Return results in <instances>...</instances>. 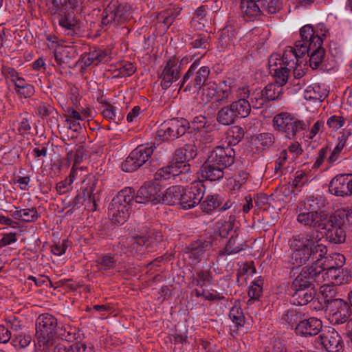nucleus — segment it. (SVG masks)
<instances>
[{
	"mask_svg": "<svg viewBox=\"0 0 352 352\" xmlns=\"http://www.w3.org/2000/svg\"><path fill=\"white\" fill-rule=\"evenodd\" d=\"M320 234L317 230L293 235L289 240L292 264L300 266L311 260L313 267L321 268L320 275L325 270L336 268L331 254L326 256L327 248L326 245L320 243Z\"/></svg>",
	"mask_w": 352,
	"mask_h": 352,
	"instance_id": "1",
	"label": "nucleus"
},
{
	"mask_svg": "<svg viewBox=\"0 0 352 352\" xmlns=\"http://www.w3.org/2000/svg\"><path fill=\"white\" fill-rule=\"evenodd\" d=\"M300 40L296 41L294 47L288 46L285 48L281 56L282 61L288 66L294 68L300 59L305 55L309 56V64L312 69H317L322 61L324 56V50L322 47L320 36L313 38V27L306 25L300 30Z\"/></svg>",
	"mask_w": 352,
	"mask_h": 352,
	"instance_id": "2",
	"label": "nucleus"
},
{
	"mask_svg": "<svg viewBox=\"0 0 352 352\" xmlns=\"http://www.w3.org/2000/svg\"><path fill=\"white\" fill-rule=\"evenodd\" d=\"M270 73L275 78V83L267 84L263 89L266 102L278 100L283 95V86L288 80L291 69L282 61L280 54H274L268 60Z\"/></svg>",
	"mask_w": 352,
	"mask_h": 352,
	"instance_id": "3",
	"label": "nucleus"
},
{
	"mask_svg": "<svg viewBox=\"0 0 352 352\" xmlns=\"http://www.w3.org/2000/svg\"><path fill=\"white\" fill-rule=\"evenodd\" d=\"M321 293L329 321L333 324L346 322L351 314L349 304L342 298H333L336 292L330 286L322 285Z\"/></svg>",
	"mask_w": 352,
	"mask_h": 352,
	"instance_id": "4",
	"label": "nucleus"
},
{
	"mask_svg": "<svg viewBox=\"0 0 352 352\" xmlns=\"http://www.w3.org/2000/svg\"><path fill=\"white\" fill-rule=\"evenodd\" d=\"M58 320L52 314H41L36 321V345L41 352H50L54 345Z\"/></svg>",
	"mask_w": 352,
	"mask_h": 352,
	"instance_id": "5",
	"label": "nucleus"
},
{
	"mask_svg": "<svg viewBox=\"0 0 352 352\" xmlns=\"http://www.w3.org/2000/svg\"><path fill=\"white\" fill-rule=\"evenodd\" d=\"M199 64L200 60L197 59L190 66L180 82L179 91L195 93L201 90L210 74V69L207 66L199 67Z\"/></svg>",
	"mask_w": 352,
	"mask_h": 352,
	"instance_id": "6",
	"label": "nucleus"
},
{
	"mask_svg": "<svg viewBox=\"0 0 352 352\" xmlns=\"http://www.w3.org/2000/svg\"><path fill=\"white\" fill-rule=\"evenodd\" d=\"M152 233L148 236H136L122 239L118 244L120 246L122 253L135 256L139 253L142 254L144 250L150 251L161 240L162 236L157 233L155 237Z\"/></svg>",
	"mask_w": 352,
	"mask_h": 352,
	"instance_id": "7",
	"label": "nucleus"
},
{
	"mask_svg": "<svg viewBox=\"0 0 352 352\" xmlns=\"http://www.w3.org/2000/svg\"><path fill=\"white\" fill-rule=\"evenodd\" d=\"M245 4L244 19L250 21L261 20L266 14L277 13L282 8L279 0H254Z\"/></svg>",
	"mask_w": 352,
	"mask_h": 352,
	"instance_id": "8",
	"label": "nucleus"
},
{
	"mask_svg": "<svg viewBox=\"0 0 352 352\" xmlns=\"http://www.w3.org/2000/svg\"><path fill=\"white\" fill-rule=\"evenodd\" d=\"M130 6L121 4L118 1H111L104 9L102 14L101 26L107 29L124 23L131 17Z\"/></svg>",
	"mask_w": 352,
	"mask_h": 352,
	"instance_id": "9",
	"label": "nucleus"
},
{
	"mask_svg": "<svg viewBox=\"0 0 352 352\" xmlns=\"http://www.w3.org/2000/svg\"><path fill=\"white\" fill-rule=\"evenodd\" d=\"M307 124L302 120L294 118L290 113L283 112L273 118V127L276 131L284 133L289 140L296 138V134L306 130Z\"/></svg>",
	"mask_w": 352,
	"mask_h": 352,
	"instance_id": "10",
	"label": "nucleus"
},
{
	"mask_svg": "<svg viewBox=\"0 0 352 352\" xmlns=\"http://www.w3.org/2000/svg\"><path fill=\"white\" fill-rule=\"evenodd\" d=\"M154 148L152 143L138 146L122 163V170L126 173L138 170L151 159Z\"/></svg>",
	"mask_w": 352,
	"mask_h": 352,
	"instance_id": "11",
	"label": "nucleus"
},
{
	"mask_svg": "<svg viewBox=\"0 0 352 352\" xmlns=\"http://www.w3.org/2000/svg\"><path fill=\"white\" fill-rule=\"evenodd\" d=\"M188 128V123L184 119L173 118L162 123L155 135V140L168 141L184 135Z\"/></svg>",
	"mask_w": 352,
	"mask_h": 352,
	"instance_id": "12",
	"label": "nucleus"
},
{
	"mask_svg": "<svg viewBox=\"0 0 352 352\" xmlns=\"http://www.w3.org/2000/svg\"><path fill=\"white\" fill-rule=\"evenodd\" d=\"M191 60L190 57L185 56L181 61L175 56H171L166 63L164 68L160 76L161 86L163 89L169 88L173 82L176 81L180 75L181 65L187 64Z\"/></svg>",
	"mask_w": 352,
	"mask_h": 352,
	"instance_id": "13",
	"label": "nucleus"
},
{
	"mask_svg": "<svg viewBox=\"0 0 352 352\" xmlns=\"http://www.w3.org/2000/svg\"><path fill=\"white\" fill-rule=\"evenodd\" d=\"M205 186L201 182H195L188 188L182 187L179 205L184 210H188L198 205L204 197Z\"/></svg>",
	"mask_w": 352,
	"mask_h": 352,
	"instance_id": "14",
	"label": "nucleus"
},
{
	"mask_svg": "<svg viewBox=\"0 0 352 352\" xmlns=\"http://www.w3.org/2000/svg\"><path fill=\"white\" fill-rule=\"evenodd\" d=\"M212 247L211 238L201 237L191 242L184 250L186 259L190 265L199 263L203 258L206 251Z\"/></svg>",
	"mask_w": 352,
	"mask_h": 352,
	"instance_id": "15",
	"label": "nucleus"
},
{
	"mask_svg": "<svg viewBox=\"0 0 352 352\" xmlns=\"http://www.w3.org/2000/svg\"><path fill=\"white\" fill-rule=\"evenodd\" d=\"M321 268L311 266L304 267L300 274L293 280L291 288H314V282L322 284V278L320 276Z\"/></svg>",
	"mask_w": 352,
	"mask_h": 352,
	"instance_id": "16",
	"label": "nucleus"
},
{
	"mask_svg": "<svg viewBox=\"0 0 352 352\" xmlns=\"http://www.w3.org/2000/svg\"><path fill=\"white\" fill-rule=\"evenodd\" d=\"M96 186V181L93 179H89L83 187L82 194H78L73 199L71 204L72 208H79L85 202V206L88 210H96L97 204L94 194Z\"/></svg>",
	"mask_w": 352,
	"mask_h": 352,
	"instance_id": "17",
	"label": "nucleus"
},
{
	"mask_svg": "<svg viewBox=\"0 0 352 352\" xmlns=\"http://www.w3.org/2000/svg\"><path fill=\"white\" fill-rule=\"evenodd\" d=\"M347 228L333 214L326 220L322 230L326 232L327 238L331 243L335 244L342 243L346 239Z\"/></svg>",
	"mask_w": 352,
	"mask_h": 352,
	"instance_id": "18",
	"label": "nucleus"
},
{
	"mask_svg": "<svg viewBox=\"0 0 352 352\" xmlns=\"http://www.w3.org/2000/svg\"><path fill=\"white\" fill-rule=\"evenodd\" d=\"M318 342L328 352H342L343 341L340 334L332 327H325L318 338Z\"/></svg>",
	"mask_w": 352,
	"mask_h": 352,
	"instance_id": "19",
	"label": "nucleus"
},
{
	"mask_svg": "<svg viewBox=\"0 0 352 352\" xmlns=\"http://www.w3.org/2000/svg\"><path fill=\"white\" fill-rule=\"evenodd\" d=\"M207 158L226 170L234 162L235 151L230 146H219L210 152Z\"/></svg>",
	"mask_w": 352,
	"mask_h": 352,
	"instance_id": "20",
	"label": "nucleus"
},
{
	"mask_svg": "<svg viewBox=\"0 0 352 352\" xmlns=\"http://www.w3.org/2000/svg\"><path fill=\"white\" fill-rule=\"evenodd\" d=\"M298 215L297 221L306 228L322 229L326 220L328 218L327 214L324 211L314 212L306 210L297 209Z\"/></svg>",
	"mask_w": 352,
	"mask_h": 352,
	"instance_id": "21",
	"label": "nucleus"
},
{
	"mask_svg": "<svg viewBox=\"0 0 352 352\" xmlns=\"http://www.w3.org/2000/svg\"><path fill=\"white\" fill-rule=\"evenodd\" d=\"M161 194H160V188L154 184H144L137 192L135 197V201L140 204H146L148 202L154 204L160 203Z\"/></svg>",
	"mask_w": 352,
	"mask_h": 352,
	"instance_id": "22",
	"label": "nucleus"
},
{
	"mask_svg": "<svg viewBox=\"0 0 352 352\" xmlns=\"http://www.w3.org/2000/svg\"><path fill=\"white\" fill-rule=\"evenodd\" d=\"M322 328V323L320 320L314 317L306 318L305 316L301 322L295 327V332L301 336H313L321 333Z\"/></svg>",
	"mask_w": 352,
	"mask_h": 352,
	"instance_id": "23",
	"label": "nucleus"
},
{
	"mask_svg": "<svg viewBox=\"0 0 352 352\" xmlns=\"http://www.w3.org/2000/svg\"><path fill=\"white\" fill-rule=\"evenodd\" d=\"M110 60L111 56L107 50L94 47L90 49L89 53L82 56V67L87 68L91 65L96 66L100 63H107Z\"/></svg>",
	"mask_w": 352,
	"mask_h": 352,
	"instance_id": "24",
	"label": "nucleus"
},
{
	"mask_svg": "<svg viewBox=\"0 0 352 352\" xmlns=\"http://www.w3.org/2000/svg\"><path fill=\"white\" fill-rule=\"evenodd\" d=\"M199 174L203 179L210 182L219 181L223 178L225 169L207 158L201 166Z\"/></svg>",
	"mask_w": 352,
	"mask_h": 352,
	"instance_id": "25",
	"label": "nucleus"
},
{
	"mask_svg": "<svg viewBox=\"0 0 352 352\" xmlns=\"http://www.w3.org/2000/svg\"><path fill=\"white\" fill-rule=\"evenodd\" d=\"M187 168H179L175 166L171 162L168 165L162 167L155 173V180H168L170 178L187 181V177H185L184 172L186 171Z\"/></svg>",
	"mask_w": 352,
	"mask_h": 352,
	"instance_id": "26",
	"label": "nucleus"
},
{
	"mask_svg": "<svg viewBox=\"0 0 352 352\" xmlns=\"http://www.w3.org/2000/svg\"><path fill=\"white\" fill-rule=\"evenodd\" d=\"M60 26L64 30L65 34L74 36L80 33V25L79 20L70 12L60 15L58 19Z\"/></svg>",
	"mask_w": 352,
	"mask_h": 352,
	"instance_id": "27",
	"label": "nucleus"
},
{
	"mask_svg": "<svg viewBox=\"0 0 352 352\" xmlns=\"http://www.w3.org/2000/svg\"><path fill=\"white\" fill-rule=\"evenodd\" d=\"M77 56L76 50L73 47L58 45L55 48L54 56L56 63L59 66L63 67L75 58Z\"/></svg>",
	"mask_w": 352,
	"mask_h": 352,
	"instance_id": "28",
	"label": "nucleus"
},
{
	"mask_svg": "<svg viewBox=\"0 0 352 352\" xmlns=\"http://www.w3.org/2000/svg\"><path fill=\"white\" fill-rule=\"evenodd\" d=\"M293 292L292 302L297 305H305L310 302L315 296L316 292L314 288H291Z\"/></svg>",
	"mask_w": 352,
	"mask_h": 352,
	"instance_id": "29",
	"label": "nucleus"
},
{
	"mask_svg": "<svg viewBox=\"0 0 352 352\" xmlns=\"http://www.w3.org/2000/svg\"><path fill=\"white\" fill-rule=\"evenodd\" d=\"M65 111L67 127L74 132H80L82 130L80 121H82V116L80 111L71 107H67Z\"/></svg>",
	"mask_w": 352,
	"mask_h": 352,
	"instance_id": "30",
	"label": "nucleus"
},
{
	"mask_svg": "<svg viewBox=\"0 0 352 352\" xmlns=\"http://www.w3.org/2000/svg\"><path fill=\"white\" fill-rule=\"evenodd\" d=\"M328 95V91L324 85L313 84L307 87L304 92V98L307 100L321 102Z\"/></svg>",
	"mask_w": 352,
	"mask_h": 352,
	"instance_id": "31",
	"label": "nucleus"
},
{
	"mask_svg": "<svg viewBox=\"0 0 352 352\" xmlns=\"http://www.w3.org/2000/svg\"><path fill=\"white\" fill-rule=\"evenodd\" d=\"M129 210L126 206H122L110 203L109 206V216L114 224H123L129 217Z\"/></svg>",
	"mask_w": 352,
	"mask_h": 352,
	"instance_id": "32",
	"label": "nucleus"
},
{
	"mask_svg": "<svg viewBox=\"0 0 352 352\" xmlns=\"http://www.w3.org/2000/svg\"><path fill=\"white\" fill-rule=\"evenodd\" d=\"M78 334L76 328L69 324H58L56 334L54 335V342L56 338L71 342L78 338Z\"/></svg>",
	"mask_w": 352,
	"mask_h": 352,
	"instance_id": "33",
	"label": "nucleus"
},
{
	"mask_svg": "<svg viewBox=\"0 0 352 352\" xmlns=\"http://www.w3.org/2000/svg\"><path fill=\"white\" fill-rule=\"evenodd\" d=\"M351 135V129H344L341 133L340 135L338 136L337 140V144L331 152L330 156L328 158V162L330 164L334 163L338 160L340 153L344 148L347 140Z\"/></svg>",
	"mask_w": 352,
	"mask_h": 352,
	"instance_id": "34",
	"label": "nucleus"
},
{
	"mask_svg": "<svg viewBox=\"0 0 352 352\" xmlns=\"http://www.w3.org/2000/svg\"><path fill=\"white\" fill-rule=\"evenodd\" d=\"M232 82L231 79L223 80L218 84V89L216 95V102L219 104L227 103L232 94Z\"/></svg>",
	"mask_w": 352,
	"mask_h": 352,
	"instance_id": "35",
	"label": "nucleus"
},
{
	"mask_svg": "<svg viewBox=\"0 0 352 352\" xmlns=\"http://www.w3.org/2000/svg\"><path fill=\"white\" fill-rule=\"evenodd\" d=\"M181 192H182L181 186H172L168 188L163 194H161L160 202L170 206L179 204Z\"/></svg>",
	"mask_w": 352,
	"mask_h": 352,
	"instance_id": "36",
	"label": "nucleus"
},
{
	"mask_svg": "<svg viewBox=\"0 0 352 352\" xmlns=\"http://www.w3.org/2000/svg\"><path fill=\"white\" fill-rule=\"evenodd\" d=\"M135 191L131 188H124V189L121 190L117 195L113 197V199L111 200V202L113 204H116L119 206H126V208H130L129 205L131 204V202L135 200Z\"/></svg>",
	"mask_w": 352,
	"mask_h": 352,
	"instance_id": "37",
	"label": "nucleus"
},
{
	"mask_svg": "<svg viewBox=\"0 0 352 352\" xmlns=\"http://www.w3.org/2000/svg\"><path fill=\"white\" fill-rule=\"evenodd\" d=\"M344 175H339L331 179L329 186L331 194L335 196L346 197Z\"/></svg>",
	"mask_w": 352,
	"mask_h": 352,
	"instance_id": "38",
	"label": "nucleus"
},
{
	"mask_svg": "<svg viewBox=\"0 0 352 352\" xmlns=\"http://www.w3.org/2000/svg\"><path fill=\"white\" fill-rule=\"evenodd\" d=\"M237 118L231 105L222 107L217 113V121L223 125H230Z\"/></svg>",
	"mask_w": 352,
	"mask_h": 352,
	"instance_id": "39",
	"label": "nucleus"
},
{
	"mask_svg": "<svg viewBox=\"0 0 352 352\" xmlns=\"http://www.w3.org/2000/svg\"><path fill=\"white\" fill-rule=\"evenodd\" d=\"M53 352H94V346L91 344L85 342H77L69 347L63 344H57L53 350Z\"/></svg>",
	"mask_w": 352,
	"mask_h": 352,
	"instance_id": "40",
	"label": "nucleus"
},
{
	"mask_svg": "<svg viewBox=\"0 0 352 352\" xmlns=\"http://www.w3.org/2000/svg\"><path fill=\"white\" fill-rule=\"evenodd\" d=\"M15 219L25 222H34L38 218L37 210L35 207L25 209H18L12 213Z\"/></svg>",
	"mask_w": 352,
	"mask_h": 352,
	"instance_id": "41",
	"label": "nucleus"
},
{
	"mask_svg": "<svg viewBox=\"0 0 352 352\" xmlns=\"http://www.w3.org/2000/svg\"><path fill=\"white\" fill-rule=\"evenodd\" d=\"M236 37L234 28L231 25H227L222 29L219 38V44L221 50H223L232 45Z\"/></svg>",
	"mask_w": 352,
	"mask_h": 352,
	"instance_id": "42",
	"label": "nucleus"
},
{
	"mask_svg": "<svg viewBox=\"0 0 352 352\" xmlns=\"http://www.w3.org/2000/svg\"><path fill=\"white\" fill-rule=\"evenodd\" d=\"M117 259L114 256L106 254L98 256L96 260V267L100 272H106L115 268Z\"/></svg>",
	"mask_w": 352,
	"mask_h": 352,
	"instance_id": "43",
	"label": "nucleus"
},
{
	"mask_svg": "<svg viewBox=\"0 0 352 352\" xmlns=\"http://www.w3.org/2000/svg\"><path fill=\"white\" fill-rule=\"evenodd\" d=\"M322 278V283L327 281V284L324 283L323 285L329 286V283L333 285H339L342 283L343 278L340 274V269L333 268L329 270H325L320 274Z\"/></svg>",
	"mask_w": 352,
	"mask_h": 352,
	"instance_id": "44",
	"label": "nucleus"
},
{
	"mask_svg": "<svg viewBox=\"0 0 352 352\" xmlns=\"http://www.w3.org/2000/svg\"><path fill=\"white\" fill-rule=\"evenodd\" d=\"M244 137L243 129L238 125L231 126L227 131L226 133V142L227 146L236 145L239 142L242 140Z\"/></svg>",
	"mask_w": 352,
	"mask_h": 352,
	"instance_id": "45",
	"label": "nucleus"
},
{
	"mask_svg": "<svg viewBox=\"0 0 352 352\" xmlns=\"http://www.w3.org/2000/svg\"><path fill=\"white\" fill-rule=\"evenodd\" d=\"M236 236H234L233 234L231 235L230 238L227 241L225 248L219 251V256H225L231 255L239 253L243 250L242 243L237 242Z\"/></svg>",
	"mask_w": 352,
	"mask_h": 352,
	"instance_id": "46",
	"label": "nucleus"
},
{
	"mask_svg": "<svg viewBox=\"0 0 352 352\" xmlns=\"http://www.w3.org/2000/svg\"><path fill=\"white\" fill-rule=\"evenodd\" d=\"M209 36L206 34H195L189 41V45L194 49L207 51L210 48ZM206 53L204 52V55Z\"/></svg>",
	"mask_w": 352,
	"mask_h": 352,
	"instance_id": "47",
	"label": "nucleus"
},
{
	"mask_svg": "<svg viewBox=\"0 0 352 352\" xmlns=\"http://www.w3.org/2000/svg\"><path fill=\"white\" fill-rule=\"evenodd\" d=\"M237 118H246L251 111L249 100H236L230 104Z\"/></svg>",
	"mask_w": 352,
	"mask_h": 352,
	"instance_id": "48",
	"label": "nucleus"
},
{
	"mask_svg": "<svg viewBox=\"0 0 352 352\" xmlns=\"http://www.w3.org/2000/svg\"><path fill=\"white\" fill-rule=\"evenodd\" d=\"M263 280L258 277L254 280L248 290V296L250 297L248 300V305H251L254 300H257L263 294Z\"/></svg>",
	"mask_w": 352,
	"mask_h": 352,
	"instance_id": "49",
	"label": "nucleus"
},
{
	"mask_svg": "<svg viewBox=\"0 0 352 352\" xmlns=\"http://www.w3.org/2000/svg\"><path fill=\"white\" fill-rule=\"evenodd\" d=\"M229 317L236 327H243L245 324V316L241 307L239 302H234L230 310Z\"/></svg>",
	"mask_w": 352,
	"mask_h": 352,
	"instance_id": "50",
	"label": "nucleus"
},
{
	"mask_svg": "<svg viewBox=\"0 0 352 352\" xmlns=\"http://www.w3.org/2000/svg\"><path fill=\"white\" fill-rule=\"evenodd\" d=\"M188 162L184 149L182 147L176 149L171 162L179 168H187L186 171L184 172L185 177H187L186 174L190 171V166Z\"/></svg>",
	"mask_w": 352,
	"mask_h": 352,
	"instance_id": "51",
	"label": "nucleus"
},
{
	"mask_svg": "<svg viewBox=\"0 0 352 352\" xmlns=\"http://www.w3.org/2000/svg\"><path fill=\"white\" fill-rule=\"evenodd\" d=\"M322 206V203L320 198L310 197L303 202H300L298 206V208L311 212L314 211V212H320Z\"/></svg>",
	"mask_w": 352,
	"mask_h": 352,
	"instance_id": "52",
	"label": "nucleus"
},
{
	"mask_svg": "<svg viewBox=\"0 0 352 352\" xmlns=\"http://www.w3.org/2000/svg\"><path fill=\"white\" fill-rule=\"evenodd\" d=\"M212 281V276L210 271L201 270L199 271L192 279V284L200 287L209 286Z\"/></svg>",
	"mask_w": 352,
	"mask_h": 352,
	"instance_id": "53",
	"label": "nucleus"
},
{
	"mask_svg": "<svg viewBox=\"0 0 352 352\" xmlns=\"http://www.w3.org/2000/svg\"><path fill=\"white\" fill-rule=\"evenodd\" d=\"M305 314L294 309L285 311L282 319L293 327L301 322Z\"/></svg>",
	"mask_w": 352,
	"mask_h": 352,
	"instance_id": "54",
	"label": "nucleus"
},
{
	"mask_svg": "<svg viewBox=\"0 0 352 352\" xmlns=\"http://www.w3.org/2000/svg\"><path fill=\"white\" fill-rule=\"evenodd\" d=\"M201 89L203 102H208L216 96L218 89V84L214 81L205 82Z\"/></svg>",
	"mask_w": 352,
	"mask_h": 352,
	"instance_id": "55",
	"label": "nucleus"
},
{
	"mask_svg": "<svg viewBox=\"0 0 352 352\" xmlns=\"http://www.w3.org/2000/svg\"><path fill=\"white\" fill-rule=\"evenodd\" d=\"M249 98L251 107L256 109L262 108L267 102L263 90L257 89L252 91Z\"/></svg>",
	"mask_w": 352,
	"mask_h": 352,
	"instance_id": "56",
	"label": "nucleus"
},
{
	"mask_svg": "<svg viewBox=\"0 0 352 352\" xmlns=\"http://www.w3.org/2000/svg\"><path fill=\"white\" fill-rule=\"evenodd\" d=\"M219 206L218 195H209L201 204V208L204 212L209 214Z\"/></svg>",
	"mask_w": 352,
	"mask_h": 352,
	"instance_id": "57",
	"label": "nucleus"
},
{
	"mask_svg": "<svg viewBox=\"0 0 352 352\" xmlns=\"http://www.w3.org/2000/svg\"><path fill=\"white\" fill-rule=\"evenodd\" d=\"M333 215L343 223L347 228L349 225H352V208L346 207L340 209Z\"/></svg>",
	"mask_w": 352,
	"mask_h": 352,
	"instance_id": "58",
	"label": "nucleus"
},
{
	"mask_svg": "<svg viewBox=\"0 0 352 352\" xmlns=\"http://www.w3.org/2000/svg\"><path fill=\"white\" fill-rule=\"evenodd\" d=\"M116 70L118 74L116 76L123 78L133 75L136 67L131 62H121L118 64Z\"/></svg>",
	"mask_w": 352,
	"mask_h": 352,
	"instance_id": "59",
	"label": "nucleus"
},
{
	"mask_svg": "<svg viewBox=\"0 0 352 352\" xmlns=\"http://www.w3.org/2000/svg\"><path fill=\"white\" fill-rule=\"evenodd\" d=\"M101 110L103 117L109 120L116 122V110L117 108L107 101H102Z\"/></svg>",
	"mask_w": 352,
	"mask_h": 352,
	"instance_id": "60",
	"label": "nucleus"
},
{
	"mask_svg": "<svg viewBox=\"0 0 352 352\" xmlns=\"http://www.w3.org/2000/svg\"><path fill=\"white\" fill-rule=\"evenodd\" d=\"M32 341V338L30 335H14L12 340V344L17 349H23L28 346Z\"/></svg>",
	"mask_w": 352,
	"mask_h": 352,
	"instance_id": "61",
	"label": "nucleus"
},
{
	"mask_svg": "<svg viewBox=\"0 0 352 352\" xmlns=\"http://www.w3.org/2000/svg\"><path fill=\"white\" fill-rule=\"evenodd\" d=\"M345 124V119L342 116L333 115L330 116L327 121V124L330 129L337 131Z\"/></svg>",
	"mask_w": 352,
	"mask_h": 352,
	"instance_id": "62",
	"label": "nucleus"
},
{
	"mask_svg": "<svg viewBox=\"0 0 352 352\" xmlns=\"http://www.w3.org/2000/svg\"><path fill=\"white\" fill-rule=\"evenodd\" d=\"M309 182L307 174L302 170L296 173L295 177L292 182V186L295 188H301Z\"/></svg>",
	"mask_w": 352,
	"mask_h": 352,
	"instance_id": "63",
	"label": "nucleus"
},
{
	"mask_svg": "<svg viewBox=\"0 0 352 352\" xmlns=\"http://www.w3.org/2000/svg\"><path fill=\"white\" fill-rule=\"evenodd\" d=\"M36 109L38 115L41 118H47L55 112V109L46 102H41Z\"/></svg>",
	"mask_w": 352,
	"mask_h": 352,
	"instance_id": "64",
	"label": "nucleus"
}]
</instances>
